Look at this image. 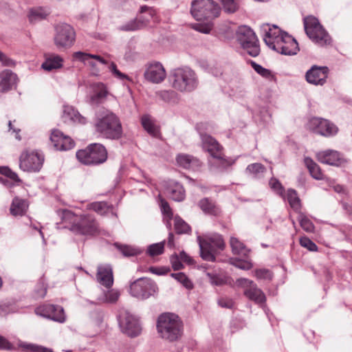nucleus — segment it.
Masks as SVG:
<instances>
[{
    "label": "nucleus",
    "mask_w": 352,
    "mask_h": 352,
    "mask_svg": "<svg viewBox=\"0 0 352 352\" xmlns=\"http://www.w3.org/2000/svg\"><path fill=\"white\" fill-rule=\"evenodd\" d=\"M96 131L103 138L118 140L122 137V128L118 116L108 109H101L96 113L95 120Z\"/></svg>",
    "instance_id": "nucleus-3"
},
{
    "label": "nucleus",
    "mask_w": 352,
    "mask_h": 352,
    "mask_svg": "<svg viewBox=\"0 0 352 352\" xmlns=\"http://www.w3.org/2000/svg\"><path fill=\"white\" fill-rule=\"evenodd\" d=\"M202 146L214 159L221 161L223 164L226 162L222 153V146L218 142L210 135L200 133Z\"/></svg>",
    "instance_id": "nucleus-16"
},
{
    "label": "nucleus",
    "mask_w": 352,
    "mask_h": 352,
    "mask_svg": "<svg viewBox=\"0 0 352 352\" xmlns=\"http://www.w3.org/2000/svg\"><path fill=\"white\" fill-rule=\"evenodd\" d=\"M307 128L313 133L330 138L338 133V127L329 120L314 117L311 118L307 123Z\"/></svg>",
    "instance_id": "nucleus-11"
},
{
    "label": "nucleus",
    "mask_w": 352,
    "mask_h": 352,
    "mask_svg": "<svg viewBox=\"0 0 352 352\" xmlns=\"http://www.w3.org/2000/svg\"><path fill=\"white\" fill-rule=\"evenodd\" d=\"M16 75L9 69L0 73V92L4 93L10 90L16 82Z\"/></svg>",
    "instance_id": "nucleus-27"
},
{
    "label": "nucleus",
    "mask_w": 352,
    "mask_h": 352,
    "mask_svg": "<svg viewBox=\"0 0 352 352\" xmlns=\"http://www.w3.org/2000/svg\"><path fill=\"white\" fill-rule=\"evenodd\" d=\"M76 157L85 165H98L106 162L107 151L101 144L94 143L76 152Z\"/></svg>",
    "instance_id": "nucleus-7"
},
{
    "label": "nucleus",
    "mask_w": 352,
    "mask_h": 352,
    "mask_svg": "<svg viewBox=\"0 0 352 352\" xmlns=\"http://www.w3.org/2000/svg\"><path fill=\"white\" fill-rule=\"evenodd\" d=\"M255 276L258 279H269L272 278V272L267 269H258L254 272Z\"/></svg>",
    "instance_id": "nucleus-54"
},
{
    "label": "nucleus",
    "mask_w": 352,
    "mask_h": 352,
    "mask_svg": "<svg viewBox=\"0 0 352 352\" xmlns=\"http://www.w3.org/2000/svg\"><path fill=\"white\" fill-rule=\"evenodd\" d=\"M170 276L171 277L175 278L177 282L180 283L186 289H191L193 288L192 283L184 273H172Z\"/></svg>",
    "instance_id": "nucleus-42"
},
{
    "label": "nucleus",
    "mask_w": 352,
    "mask_h": 352,
    "mask_svg": "<svg viewBox=\"0 0 352 352\" xmlns=\"http://www.w3.org/2000/svg\"><path fill=\"white\" fill-rule=\"evenodd\" d=\"M156 285L148 278H140L133 281V297L146 299L155 292Z\"/></svg>",
    "instance_id": "nucleus-14"
},
{
    "label": "nucleus",
    "mask_w": 352,
    "mask_h": 352,
    "mask_svg": "<svg viewBox=\"0 0 352 352\" xmlns=\"http://www.w3.org/2000/svg\"><path fill=\"white\" fill-rule=\"evenodd\" d=\"M142 332V323L139 318L133 316V337L140 336Z\"/></svg>",
    "instance_id": "nucleus-58"
},
{
    "label": "nucleus",
    "mask_w": 352,
    "mask_h": 352,
    "mask_svg": "<svg viewBox=\"0 0 352 352\" xmlns=\"http://www.w3.org/2000/svg\"><path fill=\"white\" fill-rule=\"evenodd\" d=\"M271 49L281 54L289 56L296 54L299 51L297 41L287 33H284L282 38H278V41Z\"/></svg>",
    "instance_id": "nucleus-13"
},
{
    "label": "nucleus",
    "mask_w": 352,
    "mask_h": 352,
    "mask_svg": "<svg viewBox=\"0 0 352 352\" xmlns=\"http://www.w3.org/2000/svg\"><path fill=\"white\" fill-rule=\"evenodd\" d=\"M300 244L302 247L307 248L311 252H317L318 246L307 236H302L300 239Z\"/></svg>",
    "instance_id": "nucleus-51"
},
{
    "label": "nucleus",
    "mask_w": 352,
    "mask_h": 352,
    "mask_svg": "<svg viewBox=\"0 0 352 352\" xmlns=\"http://www.w3.org/2000/svg\"><path fill=\"white\" fill-rule=\"evenodd\" d=\"M62 119L64 122H78L80 124H85L86 118L81 116L73 107L64 106Z\"/></svg>",
    "instance_id": "nucleus-31"
},
{
    "label": "nucleus",
    "mask_w": 352,
    "mask_h": 352,
    "mask_svg": "<svg viewBox=\"0 0 352 352\" xmlns=\"http://www.w3.org/2000/svg\"><path fill=\"white\" fill-rule=\"evenodd\" d=\"M36 313L56 322H63L65 320L63 308L58 305H45L38 307Z\"/></svg>",
    "instance_id": "nucleus-17"
},
{
    "label": "nucleus",
    "mask_w": 352,
    "mask_h": 352,
    "mask_svg": "<svg viewBox=\"0 0 352 352\" xmlns=\"http://www.w3.org/2000/svg\"><path fill=\"white\" fill-rule=\"evenodd\" d=\"M96 277L98 281L106 287L110 288L113 283V271L111 265H100L98 267Z\"/></svg>",
    "instance_id": "nucleus-26"
},
{
    "label": "nucleus",
    "mask_w": 352,
    "mask_h": 352,
    "mask_svg": "<svg viewBox=\"0 0 352 352\" xmlns=\"http://www.w3.org/2000/svg\"><path fill=\"white\" fill-rule=\"evenodd\" d=\"M190 12L197 21H206L204 23H195L192 28L201 33L209 34L212 29V20L221 12L219 5L213 0H193Z\"/></svg>",
    "instance_id": "nucleus-1"
},
{
    "label": "nucleus",
    "mask_w": 352,
    "mask_h": 352,
    "mask_svg": "<svg viewBox=\"0 0 352 352\" xmlns=\"http://www.w3.org/2000/svg\"><path fill=\"white\" fill-rule=\"evenodd\" d=\"M155 14L156 12L152 7L141 6L137 18L133 20V30L146 26L151 20L154 19Z\"/></svg>",
    "instance_id": "nucleus-22"
},
{
    "label": "nucleus",
    "mask_w": 352,
    "mask_h": 352,
    "mask_svg": "<svg viewBox=\"0 0 352 352\" xmlns=\"http://www.w3.org/2000/svg\"><path fill=\"white\" fill-rule=\"evenodd\" d=\"M89 207L90 209L93 210L100 215L105 214L109 210L107 204L104 201L93 202L90 204Z\"/></svg>",
    "instance_id": "nucleus-44"
},
{
    "label": "nucleus",
    "mask_w": 352,
    "mask_h": 352,
    "mask_svg": "<svg viewBox=\"0 0 352 352\" xmlns=\"http://www.w3.org/2000/svg\"><path fill=\"white\" fill-rule=\"evenodd\" d=\"M74 57L80 61L86 63L88 59H96L102 64L107 65L108 62L102 57L96 54H87L82 52H76L74 54Z\"/></svg>",
    "instance_id": "nucleus-40"
},
{
    "label": "nucleus",
    "mask_w": 352,
    "mask_h": 352,
    "mask_svg": "<svg viewBox=\"0 0 352 352\" xmlns=\"http://www.w3.org/2000/svg\"><path fill=\"white\" fill-rule=\"evenodd\" d=\"M159 201L162 213L167 216H172L173 213L168 203L160 195H159Z\"/></svg>",
    "instance_id": "nucleus-56"
},
{
    "label": "nucleus",
    "mask_w": 352,
    "mask_h": 352,
    "mask_svg": "<svg viewBox=\"0 0 352 352\" xmlns=\"http://www.w3.org/2000/svg\"><path fill=\"white\" fill-rule=\"evenodd\" d=\"M107 95V91L104 86L101 84L100 85V90L96 92L94 96L91 97V99L94 102L96 103H100L103 99L106 98Z\"/></svg>",
    "instance_id": "nucleus-52"
},
{
    "label": "nucleus",
    "mask_w": 352,
    "mask_h": 352,
    "mask_svg": "<svg viewBox=\"0 0 352 352\" xmlns=\"http://www.w3.org/2000/svg\"><path fill=\"white\" fill-rule=\"evenodd\" d=\"M0 173L9 177L10 179L14 182H21L18 175L16 173L13 172L8 167H1Z\"/></svg>",
    "instance_id": "nucleus-53"
},
{
    "label": "nucleus",
    "mask_w": 352,
    "mask_h": 352,
    "mask_svg": "<svg viewBox=\"0 0 352 352\" xmlns=\"http://www.w3.org/2000/svg\"><path fill=\"white\" fill-rule=\"evenodd\" d=\"M49 14V12L42 8L32 9L28 15L29 20L31 23H34L46 18Z\"/></svg>",
    "instance_id": "nucleus-41"
},
{
    "label": "nucleus",
    "mask_w": 352,
    "mask_h": 352,
    "mask_svg": "<svg viewBox=\"0 0 352 352\" xmlns=\"http://www.w3.org/2000/svg\"><path fill=\"white\" fill-rule=\"evenodd\" d=\"M230 263L234 266L243 270H249L252 267V263L248 260H240V259H234L232 258L230 260Z\"/></svg>",
    "instance_id": "nucleus-50"
},
{
    "label": "nucleus",
    "mask_w": 352,
    "mask_h": 352,
    "mask_svg": "<svg viewBox=\"0 0 352 352\" xmlns=\"http://www.w3.org/2000/svg\"><path fill=\"white\" fill-rule=\"evenodd\" d=\"M179 258L184 262L190 263L191 262V258L190 256L184 252L182 251L179 253V256H178Z\"/></svg>",
    "instance_id": "nucleus-63"
},
{
    "label": "nucleus",
    "mask_w": 352,
    "mask_h": 352,
    "mask_svg": "<svg viewBox=\"0 0 352 352\" xmlns=\"http://www.w3.org/2000/svg\"><path fill=\"white\" fill-rule=\"evenodd\" d=\"M114 245L124 256L129 257L132 256V249L130 246L118 243H115Z\"/></svg>",
    "instance_id": "nucleus-55"
},
{
    "label": "nucleus",
    "mask_w": 352,
    "mask_h": 352,
    "mask_svg": "<svg viewBox=\"0 0 352 352\" xmlns=\"http://www.w3.org/2000/svg\"><path fill=\"white\" fill-rule=\"evenodd\" d=\"M263 29L265 32L263 35L264 42L270 48L275 45L278 38H282L283 34L286 33L275 25L271 27L269 24H266L263 26Z\"/></svg>",
    "instance_id": "nucleus-23"
},
{
    "label": "nucleus",
    "mask_w": 352,
    "mask_h": 352,
    "mask_svg": "<svg viewBox=\"0 0 352 352\" xmlns=\"http://www.w3.org/2000/svg\"><path fill=\"white\" fill-rule=\"evenodd\" d=\"M120 296V293L117 289H110L104 293V299L102 300L103 302L107 303H116L119 297Z\"/></svg>",
    "instance_id": "nucleus-46"
},
{
    "label": "nucleus",
    "mask_w": 352,
    "mask_h": 352,
    "mask_svg": "<svg viewBox=\"0 0 352 352\" xmlns=\"http://www.w3.org/2000/svg\"><path fill=\"white\" fill-rule=\"evenodd\" d=\"M232 252L234 254L247 256L250 250L237 238L232 236L230 241Z\"/></svg>",
    "instance_id": "nucleus-34"
},
{
    "label": "nucleus",
    "mask_w": 352,
    "mask_h": 352,
    "mask_svg": "<svg viewBox=\"0 0 352 352\" xmlns=\"http://www.w3.org/2000/svg\"><path fill=\"white\" fill-rule=\"evenodd\" d=\"M173 88L183 93H190L199 86L196 72L189 67H181L173 69L170 74Z\"/></svg>",
    "instance_id": "nucleus-5"
},
{
    "label": "nucleus",
    "mask_w": 352,
    "mask_h": 352,
    "mask_svg": "<svg viewBox=\"0 0 352 352\" xmlns=\"http://www.w3.org/2000/svg\"><path fill=\"white\" fill-rule=\"evenodd\" d=\"M61 223L76 234L93 236L100 232L99 224L94 216L84 214L78 216L70 210H63L60 212Z\"/></svg>",
    "instance_id": "nucleus-2"
},
{
    "label": "nucleus",
    "mask_w": 352,
    "mask_h": 352,
    "mask_svg": "<svg viewBox=\"0 0 352 352\" xmlns=\"http://www.w3.org/2000/svg\"><path fill=\"white\" fill-rule=\"evenodd\" d=\"M239 285L249 287L244 290V295L255 303L263 305L266 301V297L263 291L258 288L253 281L247 278H239L238 280Z\"/></svg>",
    "instance_id": "nucleus-15"
},
{
    "label": "nucleus",
    "mask_w": 352,
    "mask_h": 352,
    "mask_svg": "<svg viewBox=\"0 0 352 352\" xmlns=\"http://www.w3.org/2000/svg\"><path fill=\"white\" fill-rule=\"evenodd\" d=\"M174 229L178 234H189L191 232L190 226L179 216L174 218Z\"/></svg>",
    "instance_id": "nucleus-38"
},
{
    "label": "nucleus",
    "mask_w": 352,
    "mask_h": 352,
    "mask_svg": "<svg viewBox=\"0 0 352 352\" xmlns=\"http://www.w3.org/2000/svg\"><path fill=\"white\" fill-rule=\"evenodd\" d=\"M50 141L54 148L57 151H68L75 146L74 140L69 136L65 135L58 129H54L50 135Z\"/></svg>",
    "instance_id": "nucleus-18"
},
{
    "label": "nucleus",
    "mask_w": 352,
    "mask_h": 352,
    "mask_svg": "<svg viewBox=\"0 0 352 352\" xmlns=\"http://www.w3.org/2000/svg\"><path fill=\"white\" fill-rule=\"evenodd\" d=\"M155 95L166 103H175L177 101V94L173 90H160L156 91Z\"/></svg>",
    "instance_id": "nucleus-36"
},
{
    "label": "nucleus",
    "mask_w": 352,
    "mask_h": 352,
    "mask_svg": "<svg viewBox=\"0 0 352 352\" xmlns=\"http://www.w3.org/2000/svg\"><path fill=\"white\" fill-rule=\"evenodd\" d=\"M329 74L327 67L314 65L305 74L307 81L314 85H323L327 80Z\"/></svg>",
    "instance_id": "nucleus-19"
},
{
    "label": "nucleus",
    "mask_w": 352,
    "mask_h": 352,
    "mask_svg": "<svg viewBox=\"0 0 352 352\" xmlns=\"http://www.w3.org/2000/svg\"><path fill=\"white\" fill-rule=\"evenodd\" d=\"M177 165L188 170H196L201 165V162L196 157L185 153H179L176 158Z\"/></svg>",
    "instance_id": "nucleus-25"
},
{
    "label": "nucleus",
    "mask_w": 352,
    "mask_h": 352,
    "mask_svg": "<svg viewBox=\"0 0 352 352\" xmlns=\"http://www.w3.org/2000/svg\"><path fill=\"white\" fill-rule=\"evenodd\" d=\"M305 164L312 177L318 180L323 179V173H322L320 166L314 162L312 159L310 157H305Z\"/></svg>",
    "instance_id": "nucleus-35"
},
{
    "label": "nucleus",
    "mask_w": 352,
    "mask_h": 352,
    "mask_svg": "<svg viewBox=\"0 0 352 352\" xmlns=\"http://www.w3.org/2000/svg\"><path fill=\"white\" fill-rule=\"evenodd\" d=\"M14 346L4 337L0 336V350L12 351Z\"/></svg>",
    "instance_id": "nucleus-59"
},
{
    "label": "nucleus",
    "mask_w": 352,
    "mask_h": 352,
    "mask_svg": "<svg viewBox=\"0 0 352 352\" xmlns=\"http://www.w3.org/2000/svg\"><path fill=\"white\" fill-rule=\"evenodd\" d=\"M245 171L254 178H260L266 171V168L261 163H253L246 167Z\"/></svg>",
    "instance_id": "nucleus-37"
},
{
    "label": "nucleus",
    "mask_w": 352,
    "mask_h": 352,
    "mask_svg": "<svg viewBox=\"0 0 352 352\" xmlns=\"http://www.w3.org/2000/svg\"><path fill=\"white\" fill-rule=\"evenodd\" d=\"M119 326L122 333L132 337V315L129 311L123 310L118 316Z\"/></svg>",
    "instance_id": "nucleus-32"
},
{
    "label": "nucleus",
    "mask_w": 352,
    "mask_h": 352,
    "mask_svg": "<svg viewBox=\"0 0 352 352\" xmlns=\"http://www.w3.org/2000/svg\"><path fill=\"white\" fill-rule=\"evenodd\" d=\"M236 40L251 56L256 57L260 53L258 40L254 31L247 25L238 28L236 33Z\"/></svg>",
    "instance_id": "nucleus-9"
},
{
    "label": "nucleus",
    "mask_w": 352,
    "mask_h": 352,
    "mask_svg": "<svg viewBox=\"0 0 352 352\" xmlns=\"http://www.w3.org/2000/svg\"><path fill=\"white\" fill-rule=\"evenodd\" d=\"M164 194L175 201H182L185 198V190L182 185L174 180L163 183Z\"/></svg>",
    "instance_id": "nucleus-21"
},
{
    "label": "nucleus",
    "mask_w": 352,
    "mask_h": 352,
    "mask_svg": "<svg viewBox=\"0 0 352 352\" xmlns=\"http://www.w3.org/2000/svg\"><path fill=\"white\" fill-rule=\"evenodd\" d=\"M197 241L200 249V256L207 261H214L215 254L225 248L222 236L219 234H212L204 239L198 236Z\"/></svg>",
    "instance_id": "nucleus-6"
},
{
    "label": "nucleus",
    "mask_w": 352,
    "mask_h": 352,
    "mask_svg": "<svg viewBox=\"0 0 352 352\" xmlns=\"http://www.w3.org/2000/svg\"><path fill=\"white\" fill-rule=\"evenodd\" d=\"M166 76V70L160 62L150 63L145 72V78L153 83H160L164 80Z\"/></svg>",
    "instance_id": "nucleus-20"
},
{
    "label": "nucleus",
    "mask_w": 352,
    "mask_h": 352,
    "mask_svg": "<svg viewBox=\"0 0 352 352\" xmlns=\"http://www.w3.org/2000/svg\"><path fill=\"white\" fill-rule=\"evenodd\" d=\"M269 184L270 188L280 197L282 198H285V188L282 184L279 182L278 179L272 177L270 182Z\"/></svg>",
    "instance_id": "nucleus-45"
},
{
    "label": "nucleus",
    "mask_w": 352,
    "mask_h": 352,
    "mask_svg": "<svg viewBox=\"0 0 352 352\" xmlns=\"http://www.w3.org/2000/svg\"><path fill=\"white\" fill-rule=\"evenodd\" d=\"M63 58L55 54H45V61L41 65V68L50 72L53 69H60L63 67Z\"/></svg>",
    "instance_id": "nucleus-29"
},
{
    "label": "nucleus",
    "mask_w": 352,
    "mask_h": 352,
    "mask_svg": "<svg viewBox=\"0 0 352 352\" xmlns=\"http://www.w3.org/2000/svg\"><path fill=\"white\" fill-rule=\"evenodd\" d=\"M41 289L36 291V296L38 298H43L46 295L47 289L43 285H40Z\"/></svg>",
    "instance_id": "nucleus-64"
},
{
    "label": "nucleus",
    "mask_w": 352,
    "mask_h": 352,
    "mask_svg": "<svg viewBox=\"0 0 352 352\" xmlns=\"http://www.w3.org/2000/svg\"><path fill=\"white\" fill-rule=\"evenodd\" d=\"M164 241L153 243L148 246L146 253L151 256H155L162 254L164 250Z\"/></svg>",
    "instance_id": "nucleus-43"
},
{
    "label": "nucleus",
    "mask_w": 352,
    "mask_h": 352,
    "mask_svg": "<svg viewBox=\"0 0 352 352\" xmlns=\"http://www.w3.org/2000/svg\"><path fill=\"white\" fill-rule=\"evenodd\" d=\"M0 62L3 64L4 66L7 67H13L15 65V63L13 60L11 58L7 57L4 54L1 52L0 54Z\"/></svg>",
    "instance_id": "nucleus-62"
},
{
    "label": "nucleus",
    "mask_w": 352,
    "mask_h": 352,
    "mask_svg": "<svg viewBox=\"0 0 352 352\" xmlns=\"http://www.w3.org/2000/svg\"><path fill=\"white\" fill-rule=\"evenodd\" d=\"M223 10L228 13H234L239 8L238 0H220Z\"/></svg>",
    "instance_id": "nucleus-47"
},
{
    "label": "nucleus",
    "mask_w": 352,
    "mask_h": 352,
    "mask_svg": "<svg viewBox=\"0 0 352 352\" xmlns=\"http://www.w3.org/2000/svg\"><path fill=\"white\" fill-rule=\"evenodd\" d=\"M54 43L58 47L68 48L75 41L76 34L73 28L67 24L61 23L56 26Z\"/></svg>",
    "instance_id": "nucleus-12"
},
{
    "label": "nucleus",
    "mask_w": 352,
    "mask_h": 352,
    "mask_svg": "<svg viewBox=\"0 0 352 352\" xmlns=\"http://www.w3.org/2000/svg\"><path fill=\"white\" fill-rule=\"evenodd\" d=\"M149 272L157 275H164L166 274L169 271L170 268L166 267H151L148 269Z\"/></svg>",
    "instance_id": "nucleus-61"
},
{
    "label": "nucleus",
    "mask_w": 352,
    "mask_h": 352,
    "mask_svg": "<svg viewBox=\"0 0 352 352\" xmlns=\"http://www.w3.org/2000/svg\"><path fill=\"white\" fill-rule=\"evenodd\" d=\"M44 162L42 153L36 151H24L19 157V168L28 173L40 171Z\"/></svg>",
    "instance_id": "nucleus-10"
},
{
    "label": "nucleus",
    "mask_w": 352,
    "mask_h": 352,
    "mask_svg": "<svg viewBox=\"0 0 352 352\" xmlns=\"http://www.w3.org/2000/svg\"><path fill=\"white\" fill-rule=\"evenodd\" d=\"M218 305L226 309H232L234 307V301L232 299L227 297H221L218 300Z\"/></svg>",
    "instance_id": "nucleus-57"
},
{
    "label": "nucleus",
    "mask_w": 352,
    "mask_h": 352,
    "mask_svg": "<svg viewBox=\"0 0 352 352\" xmlns=\"http://www.w3.org/2000/svg\"><path fill=\"white\" fill-rule=\"evenodd\" d=\"M156 329L159 336L165 340L174 342L183 335V322L179 317L173 313H163L157 319Z\"/></svg>",
    "instance_id": "nucleus-4"
},
{
    "label": "nucleus",
    "mask_w": 352,
    "mask_h": 352,
    "mask_svg": "<svg viewBox=\"0 0 352 352\" xmlns=\"http://www.w3.org/2000/svg\"><path fill=\"white\" fill-rule=\"evenodd\" d=\"M251 65L254 71L261 75L262 77L270 79L272 77V72L266 68H264L261 65L252 61Z\"/></svg>",
    "instance_id": "nucleus-48"
},
{
    "label": "nucleus",
    "mask_w": 352,
    "mask_h": 352,
    "mask_svg": "<svg viewBox=\"0 0 352 352\" xmlns=\"http://www.w3.org/2000/svg\"><path fill=\"white\" fill-rule=\"evenodd\" d=\"M299 222L302 228L307 232H313L314 231L315 227L313 223L305 215H300L299 217Z\"/></svg>",
    "instance_id": "nucleus-49"
},
{
    "label": "nucleus",
    "mask_w": 352,
    "mask_h": 352,
    "mask_svg": "<svg viewBox=\"0 0 352 352\" xmlns=\"http://www.w3.org/2000/svg\"><path fill=\"white\" fill-rule=\"evenodd\" d=\"M199 208L206 214L218 216L221 213V209L216 202L208 197H204L198 202Z\"/></svg>",
    "instance_id": "nucleus-28"
},
{
    "label": "nucleus",
    "mask_w": 352,
    "mask_h": 352,
    "mask_svg": "<svg viewBox=\"0 0 352 352\" xmlns=\"http://www.w3.org/2000/svg\"><path fill=\"white\" fill-rule=\"evenodd\" d=\"M283 199L287 200L289 206L294 209H298L300 206V201L297 192L292 188L287 190V193H285V198Z\"/></svg>",
    "instance_id": "nucleus-39"
},
{
    "label": "nucleus",
    "mask_w": 352,
    "mask_h": 352,
    "mask_svg": "<svg viewBox=\"0 0 352 352\" xmlns=\"http://www.w3.org/2000/svg\"><path fill=\"white\" fill-rule=\"evenodd\" d=\"M29 207V203L26 199L15 197L12 201L10 208V214L12 216H23Z\"/></svg>",
    "instance_id": "nucleus-30"
},
{
    "label": "nucleus",
    "mask_w": 352,
    "mask_h": 352,
    "mask_svg": "<svg viewBox=\"0 0 352 352\" xmlns=\"http://www.w3.org/2000/svg\"><path fill=\"white\" fill-rule=\"evenodd\" d=\"M304 28L308 37L320 46L330 45L331 38L318 19L309 16L304 19Z\"/></svg>",
    "instance_id": "nucleus-8"
},
{
    "label": "nucleus",
    "mask_w": 352,
    "mask_h": 352,
    "mask_svg": "<svg viewBox=\"0 0 352 352\" xmlns=\"http://www.w3.org/2000/svg\"><path fill=\"white\" fill-rule=\"evenodd\" d=\"M141 124L144 130L151 136L158 138L160 135L159 128L149 115H144L141 118Z\"/></svg>",
    "instance_id": "nucleus-33"
},
{
    "label": "nucleus",
    "mask_w": 352,
    "mask_h": 352,
    "mask_svg": "<svg viewBox=\"0 0 352 352\" xmlns=\"http://www.w3.org/2000/svg\"><path fill=\"white\" fill-rule=\"evenodd\" d=\"M170 263L174 270H179L184 267L182 261L177 255H174L170 257Z\"/></svg>",
    "instance_id": "nucleus-60"
},
{
    "label": "nucleus",
    "mask_w": 352,
    "mask_h": 352,
    "mask_svg": "<svg viewBox=\"0 0 352 352\" xmlns=\"http://www.w3.org/2000/svg\"><path fill=\"white\" fill-rule=\"evenodd\" d=\"M317 160L322 163L331 166H338L342 164V158L340 153L334 150H326L316 154Z\"/></svg>",
    "instance_id": "nucleus-24"
}]
</instances>
